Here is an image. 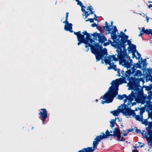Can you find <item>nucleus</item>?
Masks as SVG:
<instances>
[{"instance_id": "nucleus-1", "label": "nucleus", "mask_w": 152, "mask_h": 152, "mask_svg": "<svg viewBox=\"0 0 152 152\" xmlns=\"http://www.w3.org/2000/svg\"><path fill=\"white\" fill-rule=\"evenodd\" d=\"M120 45H117V58H116L115 55H109V56L104 57V61L105 64L109 65L110 66L108 67V69L110 70L113 69L115 71H117V75L119 77L121 76L120 73V69L119 68L117 69L116 65L114 64L112 61H119V64L122 65L124 68H129L131 66L133 65L132 60L130 59V57L126 53V50L125 48V49H123L124 51H122V47H120Z\"/></svg>"}, {"instance_id": "nucleus-2", "label": "nucleus", "mask_w": 152, "mask_h": 152, "mask_svg": "<svg viewBox=\"0 0 152 152\" xmlns=\"http://www.w3.org/2000/svg\"><path fill=\"white\" fill-rule=\"evenodd\" d=\"M124 70H125L124 69H123L121 70V73L122 75L121 76L122 78L113 80L111 83V86L109 88L108 91L104 96H102V97H101L102 99L105 100V101H101L102 104H104L105 103H109L112 102L113 98L118 94L119 85L126 83V79L129 80L131 75L134 72L133 69L132 72H130V70H126V71Z\"/></svg>"}, {"instance_id": "nucleus-3", "label": "nucleus", "mask_w": 152, "mask_h": 152, "mask_svg": "<svg viewBox=\"0 0 152 152\" xmlns=\"http://www.w3.org/2000/svg\"><path fill=\"white\" fill-rule=\"evenodd\" d=\"M85 38V47L87 48L90 47L92 53L94 54L96 56V61H99L100 59L102 60V63L104 64L103 59L102 57L105 55L106 56L107 54V50L106 48L102 49V47L100 46L99 43L94 44V46L91 44L92 42H95L94 40H93L91 38L90 35L88 33L86 35Z\"/></svg>"}, {"instance_id": "nucleus-4", "label": "nucleus", "mask_w": 152, "mask_h": 152, "mask_svg": "<svg viewBox=\"0 0 152 152\" xmlns=\"http://www.w3.org/2000/svg\"><path fill=\"white\" fill-rule=\"evenodd\" d=\"M110 132L108 131V130H107L105 132L106 134L103 132L102 134L103 135H99V136H97L96 138L94 139V141L93 142V147H92V150H94V151L95 149L97 148V146L99 144V142L100 141L102 140L107 138V137L111 136H113V134H110Z\"/></svg>"}, {"instance_id": "nucleus-5", "label": "nucleus", "mask_w": 152, "mask_h": 152, "mask_svg": "<svg viewBox=\"0 0 152 152\" xmlns=\"http://www.w3.org/2000/svg\"><path fill=\"white\" fill-rule=\"evenodd\" d=\"M129 108L127 105L123 104L119 106L118 108L111 112V113L115 116H118L120 113H123L124 115L127 116Z\"/></svg>"}, {"instance_id": "nucleus-6", "label": "nucleus", "mask_w": 152, "mask_h": 152, "mask_svg": "<svg viewBox=\"0 0 152 152\" xmlns=\"http://www.w3.org/2000/svg\"><path fill=\"white\" fill-rule=\"evenodd\" d=\"M129 87L132 90H134L137 89L138 87L140 86V81L137 79L135 77H130L129 80Z\"/></svg>"}, {"instance_id": "nucleus-7", "label": "nucleus", "mask_w": 152, "mask_h": 152, "mask_svg": "<svg viewBox=\"0 0 152 152\" xmlns=\"http://www.w3.org/2000/svg\"><path fill=\"white\" fill-rule=\"evenodd\" d=\"M128 110L127 115L129 116L132 115L133 117H134L136 121L140 122L142 121V120L143 118L142 115L143 113L145 112V111H144L143 110H141L140 112L139 113V114H140V115H136V113L134 112V111H133V110H131L130 108H129V110Z\"/></svg>"}, {"instance_id": "nucleus-8", "label": "nucleus", "mask_w": 152, "mask_h": 152, "mask_svg": "<svg viewBox=\"0 0 152 152\" xmlns=\"http://www.w3.org/2000/svg\"><path fill=\"white\" fill-rule=\"evenodd\" d=\"M119 38H121L120 40H118L119 44L120 46L123 47V49H125V47L126 45L125 43L126 42V40L129 38V36L126 35L122 31L121 32L120 34L118 36Z\"/></svg>"}, {"instance_id": "nucleus-9", "label": "nucleus", "mask_w": 152, "mask_h": 152, "mask_svg": "<svg viewBox=\"0 0 152 152\" xmlns=\"http://www.w3.org/2000/svg\"><path fill=\"white\" fill-rule=\"evenodd\" d=\"M145 106L146 110L148 113V118L152 119V102L150 100L147 101Z\"/></svg>"}, {"instance_id": "nucleus-10", "label": "nucleus", "mask_w": 152, "mask_h": 152, "mask_svg": "<svg viewBox=\"0 0 152 152\" xmlns=\"http://www.w3.org/2000/svg\"><path fill=\"white\" fill-rule=\"evenodd\" d=\"M41 110L43 111V112H40L39 113V114L40 115V118H41L43 124H45L46 123L45 122V120L48 117V114L46 110L45 109H41Z\"/></svg>"}, {"instance_id": "nucleus-11", "label": "nucleus", "mask_w": 152, "mask_h": 152, "mask_svg": "<svg viewBox=\"0 0 152 152\" xmlns=\"http://www.w3.org/2000/svg\"><path fill=\"white\" fill-rule=\"evenodd\" d=\"M134 91L136 100H138L142 97L143 94L142 90H140L138 88Z\"/></svg>"}, {"instance_id": "nucleus-12", "label": "nucleus", "mask_w": 152, "mask_h": 152, "mask_svg": "<svg viewBox=\"0 0 152 152\" xmlns=\"http://www.w3.org/2000/svg\"><path fill=\"white\" fill-rule=\"evenodd\" d=\"M132 66H131V67L129 68H126L127 69V70H130V71L131 72H132V70L134 69V72L132 73V75H133L135 72L136 70V69L135 68V67L136 68H140L142 66L141 65L138 63H134V65L133 66V67H132Z\"/></svg>"}, {"instance_id": "nucleus-13", "label": "nucleus", "mask_w": 152, "mask_h": 152, "mask_svg": "<svg viewBox=\"0 0 152 152\" xmlns=\"http://www.w3.org/2000/svg\"><path fill=\"white\" fill-rule=\"evenodd\" d=\"M113 30L112 32H110V34H111V37L112 39L114 41L115 39H116L117 37V35L116 34V32L118 31V30L117 29L116 27L115 26L114 27L113 29H112Z\"/></svg>"}, {"instance_id": "nucleus-14", "label": "nucleus", "mask_w": 152, "mask_h": 152, "mask_svg": "<svg viewBox=\"0 0 152 152\" xmlns=\"http://www.w3.org/2000/svg\"><path fill=\"white\" fill-rule=\"evenodd\" d=\"M98 40L99 44V43L102 44L104 43L105 41H107V39L102 34H100L98 36Z\"/></svg>"}, {"instance_id": "nucleus-15", "label": "nucleus", "mask_w": 152, "mask_h": 152, "mask_svg": "<svg viewBox=\"0 0 152 152\" xmlns=\"http://www.w3.org/2000/svg\"><path fill=\"white\" fill-rule=\"evenodd\" d=\"M72 24L71 23H70L69 24L65 25L64 29V30L67 31H69L70 32H72L73 31L72 30Z\"/></svg>"}, {"instance_id": "nucleus-16", "label": "nucleus", "mask_w": 152, "mask_h": 152, "mask_svg": "<svg viewBox=\"0 0 152 152\" xmlns=\"http://www.w3.org/2000/svg\"><path fill=\"white\" fill-rule=\"evenodd\" d=\"M119 39H117L116 38L115 39L114 41L113 40V42H112L110 40H108V42H109V44L110 43L112 46L114 47L115 48H116L117 47V45H118L119 44L118 41V42H117V41H118Z\"/></svg>"}, {"instance_id": "nucleus-17", "label": "nucleus", "mask_w": 152, "mask_h": 152, "mask_svg": "<svg viewBox=\"0 0 152 152\" xmlns=\"http://www.w3.org/2000/svg\"><path fill=\"white\" fill-rule=\"evenodd\" d=\"M105 26H103V28L106 31H108L109 33H110V31H111L113 28H110V26H109L108 23L107 21L105 22Z\"/></svg>"}, {"instance_id": "nucleus-18", "label": "nucleus", "mask_w": 152, "mask_h": 152, "mask_svg": "<svg viewBox=\"0 0 152 152\" xmlns=\"http://www.w3.org/2000/svg\"><path fill=\"white\" fill-rule=\"evenodd\" d=\"M136 45L134 44H131V45H130L128 48V52H132L136 51L137 50L136 49Z\"/></svg>"}, {"instance_id": "nucleus-19", "label": "nucleus", "mask_w": 152, "mask_h": 152, "mask_svg": "<svg viewBox=\"0 0 152 152\" xmlns=\"http://www.w3.org/2000/svg\"><path fill=\"white\" fill-rule=\"evenodd\" d=\"M94 150H92V147H89L83 149L82 150L79 151L78 152H93Z\"/></svg>"}, {"instance_id": "nucleus-20", "label": "nucleus", "mask_w": 152, "mask_h": 152, "mask_svg": "<svg viewBox=\"0 0 152 152\" xmlns=\"http://www.w3.org/2000/svg\"><path fill=\"white\" fill-rule=\"evenodd\" d=\"M78 41H80L84 42V43L85 44V37L84 35L81 34V33L77 37Z\"/></svg>"}, {"instance_id": "nucleus-21", "label": "nucleus", "mask_w": 152, "mask_h": 152, "mask_svg": "<svg viewBox=\"0 0 152 152\" xmlns=\"http://www.w3.org/2000/svg\"><path fill=\"white\" fill-rule=\"evenodd\" d=\"M136 132L137 133H140L147 140L148 139V137L147 136L146 132H145V133L144 134L143 133H142L140 129H136Z\"/></svg>"}, {"instance_id": "nucleus-22", "label": "nucleus", "mask_w": 152, "mask_h": 152, "mask_svg": "<svg viewBox=\"0 0 152 152\" xmlns=\"http://www.w3.org/2000/svg\"><path fill=\"white\" fill-rule=\"evenodd\" d=\"M121 134L120 129L117 128L115 127L114 129V130L113 131V135L115 136V134Z\"/></svg>"}, {"instance_id": "nucleus-23", "label": "nucleus", "mask_w": 152, "mask_h": 152, "mask_svg": "<svg viewBox=\"0 0 152 152\" xmlns=\"http://www.w3.org/2000/svg\"><path fill=\"white\" fill-rule=\"evenodd\" d=\"M99 34H100V33H98L97 32H95L93 34H91V35L93 36V40H94V42H95V40H97V38L98 37V36Z\"/></svg>"}, {"instance_id": "nucleus-24", "label": "nucleus", "mask_w": 152, "mask_h": 152, "mask_svg": "<svg viewBox=\"0 0 152 152\" xmlns=\"http://www.w3.org/2000/svg\"><path fill=\"white\" fill-rule=\"evenodd\" d=\"M141 59L142 60V61L141 63L142 64V67L143 68H145L147 65L146 64V59H144L143 60L142 58H141Z\"/></svg>"}, {"instance_id": "nucleus-25", "label": "nucleus", "mask_w": 152, "mask_h": 152, "mask_svg": "<svg viewBox=\"0 0 152 152\" xmlns=\"http://www.w3.org/2000/svg\"><path fill=\"white\" fill-rule=\"evenodd\" d=\"M128 97L129 100H132L133 98L136 99L135 94L133 92H132L131 94L129 95Z\"/></svg>"}, {"instance_id": "nucleus-26", "label": "nucleus", "mask_w": 152, "mask_h": 152, "mask_svg": "<svg viewBox=\"0 0 152 152\" xmlns=\"http://www.w3.org/2000/svg\"><path fill=\"white\" fill-rule=\"evenodd\" d=\"M141 122L142 124H144L146 126L148 125L150 122H151L148 121L147 119H144L143 118L142 120V121H141Z\"/></svg>"}, {"instance_id": "nucleus-27", "label": "nucleus", "mask_w": 152, "mask_h": 152, "mask_svg": "<svg viewBox=\"0 0 152 152\" xmlns=\"http://www.w3.org/2000/svg\"><path fill=\"white\" fill-rule=\"evenodd\" d=\"M135 73L134 76L135 77H138L141 76L142 75V72L140 70H138L135 71Z\"/></svg>"}, {"instance_id": "nucleus-28", "label": "nucleus", "mask_w": 152, "mask_h": 152, "mask_svg": "<svg viewBox=\"0 0 152 152\" xmlns=\"http://www.w3.org/2000/svg\"><path fill=\"white\" fill-rule=\"evenodd\" d=\"M126 97V95L125 94H124L122 95H118L117 98L119 100H121Z\"/></svg>"}, {"instance_id": "nucleus-29", "label": "nucleus", "mask_w": 152, "mask_h": 152, "mask_svg": "<svg viewBox=\"0 0 152 152\" xmlns=\"http://www.w3.org/2000/svg\"><path fill=\"white\" fill-rule=\"evenodd\" d=\"M116 118L115 119H112L111 121H110V126L111 128H113V127L115 126L114 123H115L116 121Z\"/></svg>"}, {"instance_id": "nucleus-30", "label": "nucleus", "mask_w": 152, "mask_h": 152, "mask_svg": "<svg viewBox=\"0 0 152 152\" xmlns=\"http://www.w3.org/2000/svg\"><path fill=\"white\" fill-rule=\"evenodd\" d=\"M145 98L143 97L142 98H141L140 99H139L138 100H140V103L142 104H145V102L146 103V101H145Z\"/></svg>"}, {"instance_id": "nucleus-31", "label": "nucleus", "mask_w": 152, "mask_h": 152, "mask_svg": "<svg viewBox=\"0 0 152 152\" xmlns=\"http://www.w3.org/2000/svg\"><path fill=\"white\" fill-rule=\"evenodd\" d=\"M147 141L148 145H150L152 148V138H150L149 139H147Z\"/></svg>"}, {"instance_id": "nucleus-32", "label": "nucleus", "mask_w": 152, "mask_h": 152, "mask_svg": "<svg viewBox=\"0 0 152 152\" xmlns=\"http://www.w3.org/2000/svg\"><path fill=\"white\" fill-rule=\"evenodd\" d=\"M114 137H117V140L118 141H120V138H121V134H115V136H113Z\"/></svg>"}, {"instance_id": "nucleus-33", "label": "nucleus", "mask_w": 152, "mask_h": 152, "mask_svg": "<svg viewBox=\"0 0 152 152\" xmlns=\"http://www.w3.org/2000/svg\"><path fill=\"white\" fill-rule=\"evenodd\" d=\"M145 109L143 107H142V108H140V107H137V108H136L135 110H134V112L135 111H137L139 110H140L139 112H140L141 110H143L144 111H145Z\"/></svg>"}, {"instance_id": "nucleus-34", "label": "nucleus", "mask_w": 152, "mask_h": 152, "mask_svg": "<svg viewBox=\"0 0 152 152\" xmlns=\"http://www.w3.org/2000/svg\"><path fill=\"white\" fill-rule=\"evenodd\" d=\"M145 90L147 91H150L152 87L150 86H145Z\"/></svg>"}, {"instance_id": "nucleus-35", "label": "nucleus", "mask_w": 152, "mask_h": 152, "mask_svg": "<svg viewBox=\"0 0 152 152\" xmlns=\"http://www.w3.org/2000/svg\"><path fill=\"white\" fill-rule=\"evenodd\" d=\"M134 52H136L137 53V55L138 56V59L140 58L141 57V55L140 54V53L138 52L137 50L136 51H135Z\"/></svg>"}, {"instance_id": "nucleus-36", "label": "nucleus", "mask_w": 152, "mask_h": 152, "mask_svg": "<svg viewBox=\"0 0 152 152\" xmlns=\"http://www.w3.org/2000/svg\"><path fill=\"white\" fill-rule=\"evenodd\" d=\"M148 77V80L151 81H152V76L151 75V74L148 75V76H147L146 78Z\"/></svg>"}, {"instance_id": "nucleus-37", "label": "nucleus", "mask_w": 152, "mask_h": 152, "mask_svg": "<svg viewBox=\"0 0 152 152\" xmlns=\"http://www.w3.org/2000/svg\"><path fill=\"white\" fill-rule=\"evenodd\" d=\"M74 33L77 36V37L78 36H79V35L81 33V32L80 31H79L77 32H74Z\"/></svg>"}, {"instance_id": "nucleus-38", "label": "nucleus", "mask_w": 152, "mask_h": 152, "mask_svg": "<svg viewBox=\"0 0 152 152\" xmlns=\"http://www.w3.org/2000/svg\"><path fill=\"white\" fill-rule=\"evenodd\" d=\"M131 53H132V57L134 58V57H135L137 59H138V58L137 56H136L135 54V52H134V51L131 52Z\"/></svg>"}, {"instance_id": "nucleus-39", "label": "nucleus", "mask_w": 152, "mask_h": 152, "mask_svg": "<svg viewBox=\"0 0 152 152\" xmlns=\"http://www.w3.org/2000/svg\"><path fill=\"white\" fill-rule=\"evenodd\" d=\"M89 20L90 22L91 23H92L94 22V19L93 18H88V20H86V21H88Z\"/></svg>"}, {"instance_id": "nucleus-40", "label": "nucleus", "mask_w": 152, "mask_h": 152, "mask_svg": "<svg viewBox=\"0 0 152 152\" xmlns=\"http://www.w3.org/2000/svg\"><path fill=\"white\" fill-rule=\"evenodd\" d=\"M127 42V44L129 45V46L131 45V44H132L131 43V42L129 40H126V42Z\"/></svg>"}, {"instance_id": "nucleus-41", "label": "nucleus", "mask_w": 152, "mask_h": 152, "mask_svg": "<svg viewBox=\"0 0 152 152\" xmlns=\"http://www.w3.org/2000/svg\"><path fill=\"white\" fill-rule=\"evenodd\" d=\"M138 143L139 144H140V147H141V148H142V147H143L145 145V144L143 143H142L141 142H138Z\"/></svg>"}, {"instance_id": "nucleus-42", "label": "nucleus", "mask_w": 152, "mask_h": 152, "mask_svg": "<svg viewBox=\"0 0 152 152\" xmlns=\"http://www.w3.org/2000/svg\"><path fill=\"white\" fill-rule=\"evenodd\" d=\"M141 31L142 32L143 34H145V33H146V32H145V29L144 27H143L142 28V30Z\"/></svg>"}, {"instance_id": "nucleus-43", "label": "nucleus", "mask_w": 152, "mask_h": 152, "mask_svg": "<svg viewBox=\"0 0 152 152\" xmlns=\"http://www.w3.org/2000/svg\"><path fill=\"white\" fill-rule=\"evenodd\" d=\"M64 23H65V25H67L69 24L70 23H69L68 21V19H66L63 22Z\"/></svg>"}, {"instance_id": "nucleus-44", "label": "nucleus", "mask_w": 152, "mask_h": 152, "mask_svg": "<svg viewBox=\"0 0 152 152\" xmlns=\"http://www.w3.org/2000/svg\"><path fill=\"white\" fill-rule=\"evenodd\" d=\"M125 99L124 100V104H125V103L127 101L129 100L128 98V97L127 96L126 97H125Z\"/></svg>"}, {"instance_id": "nucleus-45", "label": "nucleus", "mask_w": 152, "mask_h": 152, "mask_svg": "<svg viewBox=\"0 0 152 152\" xmlns=\"http://www.w3.org/2000/svg\"><path fill=\"white\" fill-rule=\"evenodd\" d=\"M133 131V129L132 128L129 129L127 130V133L129 132H132Z\"/></svg>"}, {"instance_id": "nucleus-46", "label": "nucleus", "mask_w": 152, "mask_h": 152, "mask_svg": "<svg viewBox=\"0 0 152 152\" xmlns=\"http://www.w3.org/2000/svg\"><path fill=\"white\" fill-rule=\"evenodd\" d=\"M148 73L149 74V75L151 74V73H152V70L151 69H148Z\"/></svg>"}, {"instance_id": "nucleus-47", "label": "nucleus", "mask_w": 152, "mask_h": 152, "mask_svg": "<svg viewBox=\"0 0 152 152\" xmlns=\"http://www.w3.org/2000/svg\"><path fill=\"white\" fill-rule=\"evenodd\" d=\"M109 44H110L109 42H107L106 43L104 42V44L103 45L104 46H106L109 45Z\"/></svg>"}, {"instance_id": "nucleus-48", "label": "nucleus", "mask_w": 152, "mask_h": 152, "mask_svg": "<svg viewBox=\"0 0 152 152\" xmlns=\"http://www.w3.org/2000/svg\"><path fill=\"white\" fill-rule=\"evenodd\" d=\"M82 34H83V35L84 36V35H86L88 33L86 31H84L83 33Z\"/></svg>"}, {"instance_id": "nucleus-49", "label": "nucleus", "mask_w": 152, "mask_h": 152, "mask_svg": "<svg viewBox=\"0 0 152 152\" xmlns=\"http://www.w3.org/2000/svg\"><path fill=\"white\" fill-rule=\"evenodd\" d=\"M97 26V25L95 23H94L91 25V26L92 27H95Z\"/></svg>"}, {"instance_id": "nucleus-50", "label": "nucleus", "mask_w": 152, "mask_h": 152, "mask_svg": "<svg viewBox=\"0 0 152 152\" xmlns=\"http://www.w3.org/2000/svg\"><path fill=\"white\" fill-rule=\"evenodd\" d=\"M125 140V139L123 137H121V139L120 141H124Z\"/></svg>"}, {"instance_id": "nucleus-51", "label": "nucleus", "mask_w": 152, "mask_h": 152, "mask_svg": "<svg viewBox=\"0 0 152 152\" xmlns=\"http://www.w3.org/2000/svg\"><path fill=\"white\" fill-rule=\"evenodd\" d=\"M145 32L146 33H145V34H149V30H148L147 29H146L145 30Z\"/></svg>"}, {"instance_id": "nucleus-52", "label": "nucleus", "mask_w": 152, "mask_h": 152, "mask_svg": "<svg viewBox=\"0 0 152 152\" xmlns=\"http://www.w3.org/2000/svg\"><path fill=\"white\" fill-rule=\"evenodd\" d=\"M78 41V42L77 43V45H80V44H81V43H84V42H83L82 41Z\"/></svg>"}, {"instance_id": "nucleus-53", "label": "nucleus", "mask_w": 152, "mask_h": 152, "mask_svg": "<svg viewBox=\"0 0 152 152\" xmlns=\"http://www.w3.org/2000/svg\"><path fill=\"white\" fill-rule=\"evenodd\" d=\"M143 33L141 31H140V34L138 35V36L139 37H141L142 36V35L143 34Z\"/></svg>"}, {"instance_id": "nucleus-54", "label": "nucleus", "mask_w": 152, "mask_h": 152, "mask_svg": "<svg viewBox=\"0 0 152 152\" xmlns=\"http://www.w3.org/2000/svg\"><path fill=\"white\" fill-rule=\"evenodd\" d=\"M102 28L101 26H98V27H97V29H98L99 31L101 30Z\"/></svg>"}, {"instance_id": "nucleus-55", "label": "nucleus", "mask_w": 152, "mask_h": 152, "mask_svg": "<svg viewBox=\"0 0 152 152\" xmlns=\"http://www.w3.org/2000/svg\"><path fill=\"white\" fill-rule=\"evenodd\" d=\"M91 6H89L87 8V10H89V11H91Z\"/></svg>"}, {"instance_id": "nucleus-56", "label": "nucleus", "mask_w": 152, "mask_h": 152, "mask_svg": "<svg viewBox=\"0 0 152 152\" xmlns=\"http://www.w3.org/2000/svg\"><path fill=\"white\" fill-rule=\"evenodd\" d=\"M149 34H151L152 36V29H149Z\"/></svg>"}, {"instance_id": "nucleus-57", "label": "nucleus", "mask_w": 152, "mask_h": 152, "mask_svg": "<svg viewBox=\"0 0 152 152\" xmlns=\"http://www.w3.org/2000/svg\"><path fill=\"white\" fill-rule=\"evenodd\" d=\"M68 12H66V19H68Z\"/></svg>"}, {"instance_id": "nucleus-58", "label": "nucleus", "mask_w": 152, "mask_h": 152, "mask_svg": "<svg viewBox=\"0 0 152 152\" xmlns=\"http://www.w3.org/2000/svg\"><path fill=\"white\" fill-rule=\"evenodd\" d=\"M90 15V13H89V14H85L86 18Z\"/></svg>"}, {"instance_id": "nucleus-59", "label": "nucleus", "mask_w": 152, "mask_h": 152, "mask_svg": "<svg viewBox=\"0 0 152 152\" xmlns=\"http://www.w3.org/2000/svg\"><path fill=\"white\" fill-rule=\"evenodd\" d=\"M90 11V12L89 13H90V14H91V15L93 14L94 12V11H93L91 10V11Z\"/></svg>"}, {"instance_id": "nucleus-60", "label": "nucleus", "mask_w": 152, "mask_h": 152, "mask_svg": "<svg viewBox=\"0 0 152 152\" xmlns=\"http://www.w3.org/2000/svg\"><path fill=\"white\" fill-rule=\"evenodd\" d=\"M132 152H138V151L137 149H134L132 151Z\"/></svg>"}, {"instance_id": "nucleus-61", "label": "nucleus", "mask_w": 152, "mask_h": 152, "mask_svg": "<svg viewBox=\"0 0 152 152\" xmlns=\"http://www.w3.org/2000/svg\"><path fill=\"white\" fill-rule=\"evenodd\" d=\"M128 133H127V132L126 133H124L123 134V136H126L127 135V134Z\"/></svg>"}, {"instance_id": "nucleus-62", "label": "nucleus", "mask_w": 152, "mask_h": 152, "mask_svg": "<svg viewBox=\"0 0 152 152\" xmlns=\"http://www.w3.org/2000/svg\"><path fill=\"white\" fill-rule=\"evenodd\" d=\"M82 11L83 12H84L85 13V14H89L88 12V11H86L85 10V11Z\"/></svg>"}, {"instance_id": "nucleus-63", "label": "nucleus", "mask_w": 152, "mask_h": 152, "mask_svg": "<svg viewBox=\"0 0 152 152\" xmlns=\"http://www.w3.org/2000/svg\"><path fill=\"white\" fill-rule=\"evenodd\" d=\"M133 148H139V146H133Z\"/></svg>"}, {"instance_id": "nucleus-64", "label": "nucleus", "mask_w": 152, "mask_h": 152, "mask_svg": "<svg viewBox=\"0 0 152 152\" xmlns=\"http://www.w3.org/2000/svg\"><path fill=\"white\" fill-rule=\"evenodd\" d=\"M113 21H111V25L109 26H110V27L112 26L113 25Z\"/></svg>"}]
</instances>
